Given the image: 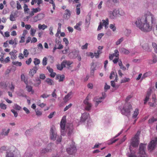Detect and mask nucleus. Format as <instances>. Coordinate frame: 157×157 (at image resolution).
<instances>
[{
	"label": "nucleus",
	"mask_w": 157,
	"mask_h": 157,
	"mask_svg": "<svg viewBox=\"0 0 157 157\" xmlns=\"http://www.w3.org/2000/svg\"><path fill=\"white\" fill-rule=\"evenodd\" d=\"M46 78L44 74H41L39 75V78L42 80H44Z\"/></svg>",
	"instance_id": "obj_57"
},
{
	"label": "nucleus",
	"mask_w": 157,
	"mask_h": 157,
	"mask_svg": "<svg viewBox=\"0 0 157 157\" xmlns=\"http://www.w3.org/2000/svg\"><path fill=\"white\" fill-rule=\"evenodd\" d=\"M23 54H24V55L25 56V57H27L28 56L29 54V53L28 52V51L27 50V49H24V51L23 52Z\"/></svg>",
	"instance_id": "obj_51"
},
{
	"label": "nucleus",
	"mask_w": 157,
	"mask_h": 157,
	"mask_svg": "<svg viewBox=\"0 0 157 157\" xmlns=\"http://www.w3.org/2000/svg\"><path fill=\"white\" fill-rule=\"evenodd\" d=\"M131 31L130 29H126L124 32V35L127 37H128L130 35Z\"/></svg>",
	"instance_id": "obj_24"
},
{
	"label": "nucleus",
	"mask_w": 157,
	"mask_h": 157,
	"mask_svg": "<svg viewBox=\"0 0 157 157\" xmlns=\"http://www.w3.org/2000/svg\"><path fill=\"white\" fill-rule=\"evenodd\" d=\"M74 143L72 142L70 147L67 149V152L70 155H72L75 153L77 151L76 147L74 145Z\"/></svg>",
	"instance_id": "obj_5"
},
{
	"label": "nucleus",
	"mask_w": 157,
	"mask_h": 157,
	"mask_svg": "<svg viewBox=\"0 0 157 157\" xmlns=\"http://www.w3.org/2000/svg\"><path fill=\"white\" fill-rule=\"evenodd\" d=\"M142 47L146 51L148 52H151V49L150 48L147 43H145L142 46Z\"/></svg>",
	"instance_id": "obj_16"
},
{
	"label": "nucleus",
	"mask_w": 157,
	"mask_h": 157,
	"mask_svg": "<svg viewBox=\"0 0 157 157\" xmlns=\"http://www.w3.org/2000/svg\"><path fill=\"white\" fill-rule=\"evenodd\" d=\"M94 100H95V106L96 107H97L98 105L100 103L101 101L100 100H96L97 99H96V98H94Z\"/></svg>",
	"instance_id": "obj_59"
},
{
	"label": "nucleus",
	"mask_w": 157,
	"mask_h": 157,
	"mask_svg": "<svg viewBox=\"0 0 157 157\" xmlns=\"http://www.w3.org/2000/svg\"><path fill=\"white\" fill-rule=\"evenodd\" d=\"M155 21L154 15L150 12L143 16L140 19H137L135 24L136 26L141 31L144 32L151 31L152 29V25Z\"/></svg>",
	"instance_id": "obj_1"
},
{
	"label": "nucleus",
	"mask_w": 157,
	"mask_h": 157,
	"mask_svg": "<svg viewBox=\"0 0 157 157\" xmlns=\"http://www.w3.org/2000/svg\"><path fill=\"white\" fill-rule=\"evenodd\" d=\"M139 113L138 109H136L134 112L132 117L133 118H135L136 117Z\"/></svg>",
	"instance_id": "obj_30"
},
{
	"label": "nucleus",
	"mask_w": 157,
	"mask_h": 157,
	"mask_svg": "<svg viewBox=\"0 0 157 157\" xmlns=\"http://www.w3.org/2000/svg\"><path fill=\"white\" fill-rule=\"evenodd\" d=\"M57 138V134L56 129L54 126H52L50 130V138L53 140H56Z\"/></svg>",
	"instance_id": "obj_6"
},
{
	"label": "nucleus",
	"mask_w": 157,
	"mask_h": 157,
	"mask_svg": "<svg viewBox=\"0 0 157 157\" xmlns=\"http://www.w3.org/2000/svg\"><path fill=\"white\" fill-rule=\"evenodd\" d=\"M72 94V92L71 91L65 96L64 98H63V100L65 102H66L69 100V98L71 96Z\"/></svg>",
	"instance_id": "obj_20"
},
{
	"label": "nucleus",
	"mask_w": 157,
	"mask_h": 157,
	"mask_svg": "<svg viewBox=\"0 0 157 157\" xmlns=\"http://www.w3.org/2000/svg\"><path fill=\"white\" fill-rule=\"evenodd\" d=\"M44 17V14L40 13L34 17L33 19L35 22H36L42 19Z\"/></svg>",
	"instance_id": "obj_13"
},
{
	"label": "nucleus",
	"mask_w": 157,
	"mask_h": 157,
	"mask_svg": "<svg viewBox=\"0 0 157 157\" xmlns=\"http://www.w3.org/2000/svg\"><path fill=\"white\" fill-rule=\"evenodd\" d=\"M110 88V86L109 85H108L106 83L105 85L104 89L105 90H107L109 89Z\"/></svg>",
	"instance_id": "obj_62"
},
{
	"label": "nucleus",
	"mask_w": 157,
	"mask_h": 157,
	"mask_svg": "<svg viewBox=\"0 0 157 157\" xmlns=\"http://www.w3.org/2000/svg\"><path fill=\"white\" fill-rule=\"evenodd\" d=\"M118 2V0H108L107 1V4H109L113 3H117Z\"/></svg>",
	"instance_id": "obj_33"
},
{
	"label": "nucleus",
	"mask_w": 157,
	"mask_h": 157,
	"mask_svg": "<svg viewBox=\"0 0 157 157\" xmlns=\"http://www.w3.org/2000/svg\"><path fill=\"white\" fill-rule=\"evenodd\" d=\"M63 41L65 42L66 45H67L69 44V42L67 40V39L66 38H63Z\"/></svg>",
	"instance_id": "obj_63"
},
{
	"label": "nucleus",
	"mask_w": 157,
	"mask_h": 157,
	"mask_svg": "<svg viewBox=\"0 0 157 157\" xmlns=\"http://www.w3.org/2000/svg\"><path fill=\"white\" fill-rule=\"evenodd\" d=\"M157 121V119L155 118L154 117H152L151 118L149 119L148 120V123L149 124H151L155 121Z\"/></svg>",
	"instance_id": "obj_36"
},
{
	"label": "nucleus",
	"mask_w": 157,
	"mask_h": 157,
	"mask_svg": "<svg viewBox=\"0 0 157 157\" xmlns=\"http://www.w3.org/2000/svg\"><path fill=\"white\" fill-rule=\"evenodd\" d=\"M140 133V132L138 131L135 136L131 140L130 145L134 147H136L138 146L139 144V136Z\"/></svg>",
	"instance_id": "obj_3"
},
{
	"label": "nucleus",
	"mask_w": 157,
	"mask_h": 157,
	"mask_svg": "<svg viewBox=\"0 0 157 157\" xmlns=\"http://www.w3.org/2000/svg\"><path fill=\"white\" fill-rule=\"evenodd\" d=\"M118 65L120 67L121 69L124 71H125L126 70V68L123 65L122 62L121 61L119 62Z\"/></svg>",
	"instance_id": "obj_31"
},
{
	"label": "nucleus",
	"mask_w": 157,
	"mask_h": 157,
	"mask_svg": "<svg viewBox=\"0 0 157 157\" xmlns=\"http://www.w3.org/2000/svg\"><path fill=\"white\" fill-rule=\"evenodd\" d=\"M26 88L27 89V90L29 92H32L33 93L34 91L32 90V87L31 86H29V85H27L26 86Z\"/></svg>",
	"instance_id": "obj_34"
},
{
	"label": "nucleus",
	"mask_w": 157,
	"mask_h": 157,
	"mask_svg": "<svg viewBox=\"0 0 157 157\" xmlns=\"http://www.w3.org/2000/svg\"><path fill=\"white\" fill-rule=\"evenodd\" d=\"M0 107L1 109H5L6 108V105L5 104L2 103L0 104Z\"/></svg>",
	"instance_id": "obj_52"
},
{
	"label": "nucleus",
	"mask_w": 157,
	"mask_h": 157,
	"mask_svg": "<svg viewBox=\"0 0 157 157\" xmlns=\"http://www.w3.org/2000/svg\"><path fill=\"white\" fill-rule=\"evenodd\" d=\"M17 10H19L21 9H22L21 5L20 4V3L18 1H17Z\"/></svg>",
	"instance_id": "obj_56"
},
{
	"label": "nucleus",
	"mask_w": 157,
	"mask_h": 157,
	"mask_svg": "<svg viewBox=\"0 0 157 157\" xmlns=\"http://www.w3.org/2000/svg\"><path fill=\"white\" fill-rule=\"evenodd\" d=\"M12 63L13 65L17 66H21L22 65V63L21 62L18 61H13Z\"/></svg>",
	"instance_id": "obj_44"
},
{
	"label": "nucleus",
	"mask_w": 157,
	"mask_h": 157,
	"mask_svg": "<svg viewBox=\"0 0 157 157\" xmlns=\"http://www.w3.org/2000/svg\"><path fill=\"white\" fill-rule=\"evenodd\" d=\"M102 21L103 22V25H108L109 24V21L108 18L106 19L105 20H103Z\"/></svg>",
	"instance_id": "obj_45"
},
{
	"label": "nucleus",
	"mask_w": 157,
	"mask_h": 157,
	"mask_svg": "<svg viewBox=\"0 0 157 157\" xmlns=\"http://www.w3.org/2000/svg\"><path fill=\"white\" fill-rule=\"evenodd\" d=\"M10 129H8L7 130H6V129H2L0 135L2 136H7L10 132Z\"/></svg>",
	"instance_id": "obj_19"
},
{
	"label": "nucleus",
	"mask_w": 157,
	"mask_h": 157,
	"mask_svg": "<svg viewBox=\"0 0 157 157\" xmlns=\"http://www.w3.org/2000/svg\"><path fill=\"white\" fill-rule=\"evenodd\" d=\"M89 114L87 113H84L82 114L81 119V121L84 122L87 119Z\"/></svg>",
	"instance_id": "obj_15"
},
{
	"label": "nucleus",
	"mask_w": 157,
	"mask_h": 157,
	"mask_svg": "<svg viewBox=\"0 0 157 157\" xmlns=\"http://www.w3.org/2000/svg\"><path fill=\"white\" fill-rule=\"evenodd\" d=\"M72 105V104L71 103H70L67 106L64 108V111H65L66 110H67L69 108H71Z\"/></svg>",
	"instance_id": "obj_55"
},
{
	"label": "nucleus",
	"mask_w": 157,
	"mask_h": 157,
	"mask_svg": "<svg viewBox=\"0 0 157 157\" xmlns=\"http://www.w3.org/2000/svg\"><path fill=\"white\" fill-rule=\"evenodd\" d=\"M11 111L14 114V116L15 117H17L18 116V113L14 109H12L11 110Z\"/></svg>",
	"instance_id": "obj_60"
},
{
	"label": "nucleus",
	"mask_w": 157,
	"mask_h": 157,
	"mask_svg": "<svg viewBox=\"0 0 157 157\" xmlns=\"http://www.w3.org/2000/svg\"><path fill=\"white\" fill-rule=\"evenodd\" d=\"M155 21H154V23H153L152 25V28L154 31V34L157 36V19L155 18Z\"/></svg>",
	"instance_id": "obj_14"
},
{
	"label": "nucleus",
	"mask_w": 157,
	"mask_h": 157,
	"mask_svg": "<svg viewBox=\"0 0 157 157\" xmlns=\"http://www.w3.org/2000/svg\"><path fill=\"white\" fill-rule=\"evenodd\" d=\"M66 13L64 15V17L65 18L68 19L71 15V13L70 11L68 9H66L65 10Z\"/></svg>",
	"instance_id": "obj_22"
},
{
	"label": "nucleus",
	"mask_w": 157,
	"mask_h": 157,
	"mask_svg": "<svg viewBox=\"0 0 157 157\" xmlns=\"http://www.w3.org/2000/svg\"><path fill=\"white\" fill-rule=\"evenodd\" d=\"M65 78V76L63 75H60V77L59 78V82H62L63 81L64 79Z\"/></svg>",
	"instance_id": "obj_58"
},
{
	"label": "nucleus",
	"mask_w": 157,
	"mask_h": 157,
	"mask_svg": "<svg viewBox=\"0 0 157 157\" xmlns=\"http://www.w3.org/2000/svg\"><path fill=\"white\" fill-rule=\"evenodd\" d=\"M79 55V51H78L74 50L72 52H70L68 55L69 57L70 58L73 59H75Z\"/></svg>",
	"instance_id": "obj_11"
},
{
	"label": "nucleus",
	"mask_w": 157,
	"mask_h": 157,
	"mask_svg": "<svg viewBox=\"0 0 157 157\" xmlns=\"http://www.w3.org/2000/svg\"><path fill=\"white\" fill-rule=\"evenodd\" d=\"M47 27V25H45L44 24H43L42 25H41L40 24H39L38 25V28L39 29H41L43 30H44Z\"/></svg>",
	"instance_id": "obj_37"
},
{
	"label": "nucleus",
	"mask_w": 157,
	"mask_h": 157,
	"mask_svg": "<svg viewBox=\"0 0 157 157\" xmlns=\"http://www.w3.org/2000/svg\"><path fill=\"white\" fill-rule=\"evenodd\" d=\"M114 56H115L116 57H118L119 56V52L117 49L115 50L114 53L112 54Z\"/></svg>",
	"instance_id": "obj_41"
},
{
	"label": "nucleus",
	"mask_w": 157,
	"mask_h": 157,
	"mask_svg": "<svg viewBox=\"0 0 157 157\" xmlns=\"http://www.w3.org/2000/svg\"><path fill=\"white\" fill-rule=\"evenodd\" d=\"M146 145V144L143 143L140 144L139 151L138 153V157H147L145 151Z\"/></svg>",
	"instance_id": "obj_4"
},
{
	"label": "nucleus",
	"mask_w": 157,
	"mask_h": 157,
	"mask_svg": "<svg viewBox=\"0 0 157 157\" xmlns=\"http://www.w3.org/2000/svg\"><path fill=\"white\" fill-rule=\"evenodd\" d=\"M152 45L153 47L154 48L155 52L157 53V44L154 42H152Z\"/></svg>",
	"instance_id": "obj_40"
},
{
	"label": "nucleus",
	"mask_w": 157,
	"mask_h": 157,
	"mask_svg": "<svg viewBox=\"0 0 157 157\" xmlns=\"http://www.w3.org/2000/svg\"><path fill=\"white\" fill-rule=\"evenodd\" d=\"M37 70L38 68L36 66L34 67L33 68L30 69V71L29 72V75L32 77H33L34 75L36 73Z\"/></svg>",
	"instance_id": "obj_17"
},
{
	"label": "nucleus",
	"mask_w": 157,
	"mask_h": 157,
	"mask_svg": "<svg viewBox=\"0 0 157 157\" xmlns=\"http://www.w3.org/2000/svg\"><path fill=\"white\" fill-rule=\"evenodd\" d=\"M151 90H150L149 91H148L147 92V93L146 94V97L144 99V104L145 105L146 104L147 102L148 101L149 97L151 95Z\"/></svg>",
	"instance_id": "obj_18"
},
{
	"label": "nucleus",
	"mask_w": 157,
	"mask_h": 157,
	"mask_svg": "<svg viewBox=\"0 0 157 157\" xmlns=\"http://www.w3.org/2000/svg\"><path fill=\"white\" fill-rule=\"evenodd\" d=\"M124 40V38L123 37H121V38L119 39L116 42V44L117 45H118L119 44L122 42Z\"/></svg>",
	"instance_id": "obj_47"
},
{
	"label": "nucleus",
	"mask_w": 157,
	"mask_h": 157,
	"mask_svg": "<svg viewBox=\"0 0 157 157\" xmlns=\"http://www.w3.org/2000/svg\"><path fill=\"white\" fill-rule=\"evenodd\" d=\"M24 12L25 13H28V11L29 10L28 8V6L27 5L25 4L23 6Z\"/></svg>",
	"instance_id": "obj_39"
},
{
	"label": "nucleus",
	"mask_w": 157,
	"mask_h": 157,
	"mask_svg": "<svg viewBox=\"0 0 157 157\" xmlns=\"http://www.w3.org/2000/svg\"><path fill=\"white\" fill-rule=\"evenodd\" d=\"M32 10H33V12H34L35 13H36L38 12H40L41 9L39 7H38L36 8H33L32 9Z\"/></svg>",
	"instance_id": "obj_48"
},
{
	"label": "nucleus",
	"mask_w": 157,
	"mask_h": 157,
	"mask_svg": "<svg viewBox=\"0 0 157 157\" xmlns=\"http://www.w3.org/2000/svg\"><path fill=\"white\" fill-rule=\"evenodd\" d=\"M6 157H15V156H14V154L13 152H7L6 155Z\"/></svg>",
	"instance_id": "obj_29"
},
{
	"label": "nucleus",
	"mask_w": 157,
	"mask_h": 157,
	"mask_svg": "<svg viewBox=\"0 0 157 157\" xmlns=\"http://www.w3.org/2000/svg\"><path fill=\"white\" fill-rule=\"evenodd\" d=\"M152 63H155L157 62V57L155 55H153L152 56ZM151 60H149V63L150 64L152 63H151Z\"/></svg>",
	"instance_id": "obj_25"
},
{
	"label": "nucleus",
	"mask_w": 157,
	"mask_h": 157,
	"mask_svg": "<svg viewBox=\"0 0 157 157\" xmlns=\"http://www.w3.org/2000/svg\"><path fill=\"white\" fill-rule=\"evenodd\" d=\"M120 51L121 53L124 54H128L130 53L129 50L124 48H121L120 50Z\"/></svg>",
	"instance_id": "obj_21"
},
{
	"label": "nucleus",
	"mask_w": 157,
	"mask_h": 157,
	"mask_svg": "<svg viewBox=\"0 0 157 157\" xmlns=\"http://www.w3.org/2000/svg\"><path fill=\"white\" fill-rule=\"evenodd\" d=\"M36 81L37 83L35 84L34 85L36 86H38L40 84L41 82V80L40 78L37 77L36 78Z\"/></svg>",
	"instance_id": "obj_32"
},
{
	"label": "nucleus",
	"mask_w": 157,
	"mask_h": 157,
	"mask_svg": "<svg viewBox=\"0 0 157 157\" xmlns=\"http://www.w3.org/2000/svg\"><path fill=\"white\" fill-rule=\"evenodd\" d=\"M47 58L46 57H44L42 60L43 65L44 66L47 65Z\"/></svg>",
	"instance_id": "obj_42"
},
{
	"label": "nucleus",
	"mask_w": 157,
	"mask_h": 157,
	"mask_svg": "<svg viewBox=\"0 0 157 157\" xmlns=\"http://www.w3.org/2000/svg\"><path fill=\"white\" fill-rule=\"evenodd\" d=\"M119 14V11L118 10L114 9L113 11L109 12V17L111 19L115 18L117 15Z\"/></svg>",
	"instance_id": "obj_8"
},
{
	"label": "nucleus",
	"mask_w": 157,
	"mask_h": 157,
	"mask_svg": "<svg viewBox=\"0 0 157 157\" xmlns=\"http://www.w3.org/2000/svg\"><path fill=\"white\" fill-rule=\"evenodd\" d=\"M104 34L103 33H101L99 34L98 36V40H100L101 38H102V37L104 36Z\"/></svg>",
	"instance_id": "obj_53"
},
{
	"label": "nucleus",
	"mask_w": 157,
	"mask_h": 157,
	"mask_svg": "<svg viewBox=\"0 0 157 157\" xmlns=\"http://www.w3.org/2000/svg\"><path fill=\"white\" fill-rule=\"evenodd\" d=\"M13 108L17 110H20L21 108V107L17 104H15L13 106Z\"/></svg>",
	"instance_id": "obj_28"
},
{
	"label": "nucleus",
	"mask_w": 157,
	"mask_h": 157,
	"mask_svg": "<svg viewBox=\"0 0 157 157\" xmlns=\"http://www.w3.org/2000/svg\"><path fill=\"white\" fill-rule=\"evenodd\" d=\"M129 78H124L121 80V83L128 82L130 81Z\"/></svg>",
	"instance_id": "obj_38"
},
{
	"label": "nucleus",
	"mask_w": 157,
	"mask_h": 157,
	"mask_svg": "<svg viewBox=\"0 0 157 157\" xmlns=\"http://www.w3.org/2000/svg\"><path fill=\"white\" fill-rule=\"evenodd\" d=\"M34 64L35 65L39 64L40 63V61L39 59H38L36 58H35L34 59V61L33 62Z\"/></svg>",
	"instance_id": "obj_43"
},
{
	"label": "nucleus",
	"mask_w": 157,
	"mask_h": 157,
	"mask_svg": "<svg viewBox=\"0 0 157 157\" xmlns=\"http://www.w3.org/2000/svg\"><path fill=\"white\" fill-rule=\"evenodd\" d=\"M157 143V137H155L152 140L150 144H149L148 146V149L151 150H153L156 146Z\"/></svg>",
	"instance_id": "obj_9"
},
{
	"label": "nucleus",
	"mask_w": 157,
	"mask_h": 157,
	"mask_svg": "<svg viewBox=\"0 0 157 157\" xmlns=\"http://www.w3.org/2000/svg\"><path fill=\"white\" fill-rule=\"evenodd\" d=\"M132 109V106L130 103H126L122 109H121V113L128 117L130 115V111Z\"/></svg>",
	"instance_id": "obj_2"
},
{
	"label": "nucleus",
	"mask_w": 157,
	"mask_h": 157,
	"mask_svg": "<svg viewBox=\"0 0 157 157\" xmlns=\"http://www.w3.org/2000/svg\"><path fill=\"white\" fill-rule=\"evenodd\" d=\"M10 19L12 21H15L14 15H13V13H11L10 16Z\"/></svg>",
	"instance_id": "obj_54"
},
{
	"label": "nucleus",
	"mask_w": 157,
	"mask_h": 157,
	"mask_svg": "<svg viewBox=\"0 0 157 157\" xmlns=\"http://www.w3.org/2000/svg\"><path fill=\"white\" fill-rule=\"evenodd\" d=\"M45 82L50 85H53L54 84V82L50 78H47L45 80Z\"/></svg>",
	"instance_id": "obj_23"
},
{
	"label": "nucleus",
	"mask_w": 157,
	"mask_h": 157,
	"mask_svg": "<svg viewBox=\"0 0 157 157\" xmlns=\"http://www.w3.org/2000/svg\"><path fill=\"white\" fill-rule=\"evenodd\" d=\"M25 134L27 136H30L31 134V131L29 130H27L25 132Z\"/></svg>",
	"instance_id": "obj_61"
},
{
	"label": "nucleus",
	"mask_w": 157,
	"mask_h": 157,
	"mask_svg": "<svg viewBox=\"0 0 157 157\" xmlns=\"http://www.w3.org/2000/svg\"><path fill=\"white\" fill-rule=\"evenodd\" d=\"M73 127L72 124L70 123L67 124L66 125V131L67 132V135L70 136L73 133Z\"/></svg>",
	"instance_id": "obj_10"
},
{
	"label": "nucleus",
	"mask_w": 157,
	"mask_h": 157,
	"mask_svg": "<svg viewBox=\"0 0 157 157\" xmlns=\"http://www.w3.org/2000/svg\"><path fill=\"white\" fill-rule=\"evenodd\" d=\"M50 95V94H43L40 96V97L44 98H46L49 97Z\"/></svg>",
	"instance_id": "obj_50"
},
{
	"label": "nucleus",
	"mask_w": 157,
	"mask_h": 157,
	"mask_svg": "<svg viewBox=\"0 0 157 157\" xmlns=\"http://www.w3.org/2000/svg\"><path fill=\"white\" fill-rule=\"evenodd\" d=\"M45 2H49L50 4H52L53 6V9L55 10V5L54 2V0H44Z\"/></svg>",
	"instance_id": "obj_27"
},
{
	"label": "nucleus",
	"mask_w": 157,
	"mask_h": 157,
	"mask_svg": "<svg viewBox=\"0 0 157 157\" xmlns=\"http://www.w3.org/2000/svg\"><path fill=\"white\" fill-rule=\"evenodd\" d=\"M128 157H136V155L134 154L131 153L129 154L128 155Z\"/></svg>",
	"instance_id": "obj_64"
},
{
	"label": "nucleus",
	"mask_w": 157,
	"mask_h": 157,
	"mask_svg": "<svg viewBox=\"0 0 157 157\" xmlns=\"http://www.w3.org/2000/svg\"><path fill=\"white\" fill-rule=\"evenodd\" d=\"M65 118L64 117H63L61 120L60 122V127L61 128V131L62 133L61 134L62 135H63L62 133L64 132L65 129Z\"/></svg>",
	"instance_id": "obj_12"
},
{
	"label": "nucleus",
	"mask_w": 157,
	"mask_h": 157,
	"mask_svg": "<svg viewBox=\"0 0 157 157\" xmlns=\"http://www.w3.org/2000/svg\"><path fill=\"white\" fill-rule=\"evenodd\" d=\"M148 104L150 107H156V104L155 103V100H154V102L152 103L151 102H149Z\"/></svg>",
	"instance_id": "obj_46"
},
{
	"label": "nucleus",
	"mask_w": 157,
	"mask_h": 157,
	"mask_svg": "<svg viewBox=\"0 0 157 157\" xmlns=\"http://www.w3.org/2000/svg\"><path fill=\"white\" fill-rule=\"evenodd\" d=\"M151 74V72L149 71L148 72H147L146 73H144L141 79H144L150 75Z\"/></svg>",
	"instance_id": "obj_26"
},
{
	"label": "nucleus",
	"mask_w": 157,
	"mask_h": 157,
	"mask_svg": "<svg viewBox=\"0 0 157 157\" xmlns=\"http://www.w3.org/2000/svg\"><path fill=\"white\" fill-rule=\"evenodd\" d=\"M109 28L113 32L115 31L116 29V28L114 24H111L109 25Z\"/></svg>",
	"instance_id": "obj_35"
},
{
	"label": "nucleus",
	"mask_w": 157,
	"mask_h": 157,
	"mask_svg": "<svg viewBox=\"0 0 157 157\" xmlns=\"http://www.w3.org/2000/svg\"><path fill=\"white\" fill-rule=\"evenodd\" d=\"M88 97L87 96L84 100L83 102L85 105V109L87 111H90L92 106V104L88 102Z\"/></svg>",
	"instance_id": "obj_7"
},
{
	"label": "nucleus",
	"mask_w": 157,
	"mask_h": 157,
	"mask_svg": "<svg viewBox=\"0 0 157 157\" xmlns=\"http://www.w3.org/2000/svg\"><path fill=\"white\" fill-rule=\"evenodd\" d=\"M36 32V30L31 28L30 30V34L32 36H34Z\"/></svg>",
	"instance_id": "obj_49"
}]
</instances>
